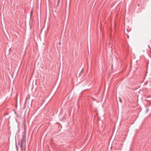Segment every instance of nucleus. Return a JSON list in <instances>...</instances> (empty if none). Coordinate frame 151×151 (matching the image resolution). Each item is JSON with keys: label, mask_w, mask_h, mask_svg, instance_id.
<instances>
[{"label": "nucleus", "mask_w": 151, "mask_h": 151, "mask_svg": "<svg viewBox=\"0 0 151 151\" xmlns=\"http://www.w3.org/2000/svg\"><path fill=\"white\" fill-rule=\"evenodd\" d=\"M26 140L25 138L24 135L23 134L22 137L21 142V144L24 145V142H25Z\"/></svg>", "instance_id": "f257e3e1"}, {"label": "nucleus", "mask_w": 151, "mask_h": 151, "mask_svg": "<svg viewBox=\"0 0 151 151\" xmlns=\"http://www.w3.org/2000/svg\"><path fill=\"white\" fill-rule=\"evenodd\" d=\"M139 4L138 5V6H139Z\"/></svg>", "instance_id": "6e6552de"}, {"label": "nucleus", "mask_w": 151, "mask_h": 151, "mask_svg": "<svg viewBox=\"0 0 151 151\" xmlns=\"http://www.w3.org/2000/svg\"><path fill=\"white\" fill-rule=\"evenodd\" d=\"M59 2H60V0H58V5L59 3Z\"/></svg>", "instance_id": "20e7f679"}, {"label": "nucleus", "mask_w": 151, "mask_h": 151, "mask_svg": "<svg viewBox=\"0 0 151 151\" xmlns=\"http://www.w3.org/2000/svg\"><path fill=\"white\" fill-rule=\"evenodd\" d=\"M23 145L20 144V147L21 148V150H22V148L23 147Z\"/></svg>", "instance_id": "f03ea898"}, {"label": "nucleus", "mask_w": 151, "mask_h": 151, "mask_svg": "<svg viewBox=\"0 0 151 151\" xmlns=\"http://www.w3.org/2000/svg\"><path fill=\"white\" fill-rule=\"evenodd\" d=\"M119 101H120L121 103H122V99H121V98H119Z\"/></svg>", "instance_id": "7ed1b4c3"}, {"label": "nucleus", "mask_w": 151, "mask_h": 151, "mask_svg": "<svg viewBox=\"0 0 151 151\" xmlns=\"http://www.w3.org/2000/svg\"><path fill=\"white\" fill-rule=\"evenodd\" d=\"M16 148H17V147H18L17 146V143H16Z\"/></svg>", "instance_id": "39448f33"}, {"label": "nucleus", "mask_w": 151, "mask_h": 151, "mask_svg": "<svg viewBox=\"0 0 151 151\" xmlns=\"http://www.w3.org/2000/svg\"><path fill=\"white\" fill-rule=\"evenodd\" d=\"M16 149H17V151H18V147H17V148H16Z\"/></svg>", "instance_id": "0eeeda50"}, {"label": "nucleus", "mask_w": 151, "mask_h": 151, "mask_svg": "<svg viewBox=\"0 0 151 151\" xmlns=\"http://www.w3.org/2000/svg\"><path fill=\"white\" fill-rule=\"evenodd\" d=\"M148 109H147V110H146V112H147V111H148Z\"/></svg>", "instance_id": "423d86ee"}]
</instances>
